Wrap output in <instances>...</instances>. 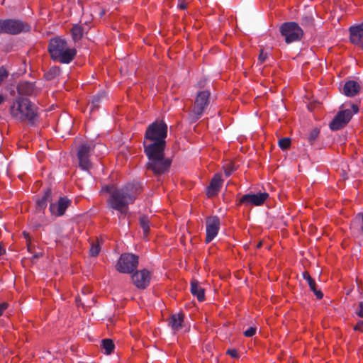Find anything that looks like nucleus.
<instances>
[{"label": "nucleus", "instance_id": "4c0bfd02", "mask_svg": "<svg viewBox=\"0 0 363 363\" xmlns=\"http://www.w3.org/2000/svg\"><path fill=\"white\" fill-rule=\"evenodd\" d=\"M23 235L24 238L26 240V242H28V240H31L30 236L28 233L23 231Z\"/></svg>", "mask_w": 363, "mask_h": 363}, {"label": "nucleus", "instance_id": "393cba45", "mask_svg": "<svg viewBox=\"0 0 363 363\" xmlns=\"http://www.w3.org/2000/svg\"><path fill=\"white\" fill-rule=\"evenodd\" d=\"M51 197V190L47 189L43 196L37 201V206L39 209H43L46 207L48 200Z\"/></svg>", "mask_w": 363, "mask_h": 363}, {"label": "nucleus", "instance_id": "f257e3e1", "mask_svg": "<svg viewBox=\"0 0 363 363\" xmlns=\"http://www.w3.org/2000/svg\"><path fill=\"white\" fill-rule=\"evenodd\" d=\"M167 125L163 121L157 120L150 124L146 129L143 147L148 158L147 170H150L155 176L167 172L171 162L164 157Z\"/></svg>", "mask_w": 363, "mask_h": 363}, {"label": "nucleus", "instance_id": "4468645a", "mask_svg": "<svg viewBox=\"0 0 363 363\" xmlns=\"http://www.w3.org/2000/svg\"><path fill=\"white\" fill-rule=\"evenodd\" d=\"M70 203L71 201L67 197H60L57 203L50 205V213L55 216H62L65 214Z\"/></svg>", "mask_w": 363, "mask_h": 363}, {"label": "nucleus", "instance_id": "2f4dec72", "mask_svg": "<svg viewBox=\"0 0 363 363\" xmlns=\"http://www.w3.org/2000/svg\"><path fill=\"white\" fill-rule=\"evenodd\" d=\"M256 331V327H250L244 332V335L247 337H251L255 335Z\"/></svg>", "mask_w": 363, "mask_h": 363}, {"label": "nucleus", "instance_id": "6e6552de", "mask_svg": "<svg viewBox=\"0 0 363 363\" xmlns=\"http://www.w3.org/2000/svg\"><path fill=\"white\" fill-rule=\"evenodd\" d=\"M352 111L349 109L340 111L330 123V128L333 130L342 129L350 121L354 113H357L359 107L356 104L351 106Z\"/></svg>", "mask_w": 363, "mask_h": 363}, {"label": "nucleus", "instance_id": "5701e85b", "mask_svg": "<svg viewBox=\"0 0 363 363\" xmlns=\"http://www.w3.org/2000/svg\"><path fill=\"white\" fill-rule=\"evenodd\" d=\"M139 223L143 231V235L147 237L150 232V220L147 216H143L139 219Z\"/></svg>", "mask_w": 363, "mask_h": 363}, {"label": "nucleus", "instance_id": "72a5a7b5", "mask_svg": "<svg viewBox=\"0 0 363 363\" xmlns=\"http://www.w3.org/2000/svg\"><path fill=\"white\" fill-rule=\"evenodd\" d=\"M187 6H188V3L186 2V0H178L177 6L180 9H182V10L186 9L187 8Z\"/></svg>", "mask_w": 363, "mask_h": 363}, {"label": "nucleus", "instance_id": "412c9836", "mask_svg": "<svg viewBox=\"0 0 363 363\" xmlns=\"http://www.w3.org/2000/svg\"><path fill=\"white\" fill-rule=\"evenodd\" d=\"M302 275L303 278L308 282L311 290L314 293L316 298L318 299H321L323 297V294L320 290L317 289L316 283L310 274L307 271H304Z\"/></svg>", "mask_w": 363, "mask_h": 363}, {"label": "nucleus", "instance_id": "4be33fe9", "mask_svg": "<svg viewBox=\"0 0 363 363\" xmlns=\"http://www.w3.org/2000/svg\"><path fill=\"white\" fill-rule=\"evenodd\" d=\"M71 34L74 42L80 40L84 34L83 27L80 25H74L71 30Z\"/></svg>", "mask_w": 363, "mask_h": 363}, {"label": "nucleus", "instance_id": "1a4fd4ad", "mask_svg": "<svg viewBox=\"0 0 363 363\" xmlns=\"http://www.w3.org/2000/svg\"><path fill=\"white\" fill-rule=\"evenodd\" d=\"M95 147L92 143H84L79 145L77 150L79 166L83 170H89L92 167L90 156Z\"/></svg>", "mask_w": 363, "mask_h": 363}, {"label": "nucleus", "instance_id": "a19ab883", "mask_svg": "<svg viewBox=\"0 0 363 363\" xmlns=\"http://www.w3.org/2000/svg\"><path fill=\"white\" fill-rule=\"evenodd\" d=\"M4 100V97L1 94H0V104H2Z\"/></svg>", "mask_w": 363, "mask_h": 363}, {"label": "nucleus", "instance_id": "f704fd0d", "mask_svg": "<svg viewBox=\"0 0 363 363\" xmlns=\"http://www.w3.org/2000/svg\"><path fill=\"white\" fill-rule=\"evenodd\" d=\"M226 353L228 354H229L230 357H233V358H238L239 357V355H238V352L235 349H233V350H228Z\"/></svg>", "mask_w": 363, "mask_h": 363}, {"label": "nucleus", "instance_id": "7ed1b4c3", "mask_svg": "<svg viewBox=\"0 0 363 363\" xmlns=\"http://www.w3.org/2000/svg\"><path fill=\"white\" fill-rule=\"evenodd\" d=\"M48 50L53 61L62 64L70 63L77 55L76 49L69 48L67 42L60 37L51 38Z\"/></svg>", "mask_w": 363, "mask_h": 363}, {"label": "nucleus", "instance_id": "bb28decb", "mask_svg": "<svg viewBox=\"0 0 363 363\" xmlns=\"http://www.w3.org/2000/svg\"><path fill=\"white\" fill-rule=\"evenodd\" d=\"M301 23L303 27H313L314 26V18L312 16H304L301 20Z\"/></svg>", "mask_w": 363, "mask_h": 363}, {"label": "nucleus", "instance_id": "aec40b11", "mask_svg": "<svg viewBox=\"0 0 363 363\" xmlns=\"http://www.w3.org/2000/svg\"><path fill=\"white\" fill-rule=\"evenodd\" d=\"M191 292L197 298L199 301L202 302L205 300L204 289L201 286L199 282L196 279L191 281Z\"/></svg>", "mask_w": 363, "mask_h": 363}, {"label": "nucleus", "instance_id": "423d86ee", "mask_svg": "<svg viewBox=\"0 0 363 363\" xmlns=\"http://www.w3.org/2000/svg\"><path fill=\"white\" fill-rule=\"evenodd\" d=\"M279 31L287 44L299 41L303 36V30L296 22L284 23Z\"/></svg>", "mask_w": 363, "mask_h": 363}, {"label": "nucleus", "instance_id": "c756f323", "mask_svg": "<svg viewBox=\"0 0 363 363\" xmlns=\"http://www.w3.org/2000/svg\"><path fill=\"white\" fill-rule=\"evenodd\" d=\"M89 252L91 256H97L100 252L99 245L98 243H92Z\"/></svg>", "mask_w": 363, "mask_h": 363}, {"label": "nucleus", "instance_id": "58836bf2", "mask_svg": "<svg viewBox=\"0 0 363 363\" xmlns=\"http://www.w3.org/2000/svg\"><path fill=\"white\" fill-rule=\"evenodd\" d=\"M99 102V98L94 99L92 101V102H91V109L92 110L93 107L95 106Z\"/></svg>", "mask_w": 363, "mask_h": 363}, {"label": "nucleus", "instance_id": "a211bd4d", "mask_svg": "<svg viewBox=\"0 0 363 363\" xmlns=\"http://www.w3.org/2000/svg\"><path fill=\"white\" fill-rule=\"evenodd\" d=\"M361 86L359 84L354 80H350L345 82L342 88V92L349 97L356 96L360 91Z\"/></svg>", "mask_w": 363, "mask_h": 363}, {"label": "nucleus", "instance_id": "20e7f679", "mask_svg": "<svg viewBox=\"0 0 363 363\" xmlns=\"http://www.w3.org/2000/svg\"><path fill=\"white\" fill-rule=\"evenodd\" d=\"M11 116L19 121H33L37 116V107L29 99L18 96L10 108Z\"/></svg>", "mask_w": 363, "mask_h": 363}, {"label": "nucleus", "instance_id": "c9c22d12", "mask_svg": "<svg viewBox=\"0 0 363 363\" xmlns=\"http://www.w3.org/2000/svg\"><path fill=\"white\" fill-rule=\"evenodd\" d=\"M8 308V303L6 302L0 303V316L2 315L4 311Z\"/></svg>", "mask_w": 363, "mask_h": 363}, {"label": "nucleus", "instance_id": "b1692460", "mask_svg": "<svg viewBox=\"0 0 363 363\" xmlns=\"http://www.w3.org/2000/svg\"><path fill=\"white\" fill-rule=\"evenodd\" d=\"M101 347L104 350V353L110 354L113 352L115 345L111 339H104L101 342Z\"/></svg>", "mask_w": 363, "mask_h": 363}, {"label": "nucleus", "instance_id": "dca6fc26", "mask_svg": "<svg viewBox=\"0 0 363 363\" xmlns=\"http://www.w3.org/2000/svg\"><path fill=\"white\" fill-rule=\"evenodd\" d=\"M17 91L20 96H36L39 93V90L35 84L27 81L20 82L17 86Z\"/></svg>", "mask_w": 363, "mask_h": 363}, {"label": "nucleus", "instance_id": "f03ea898", "mask_svg": "<svg viewBox=\"0 0 363 363\" xmlns=\"http://www.w3.org/2000/svg\"><path fill=\"white\" fill-rule=\"evenodd\" d=\"M142 190V186L139 183H129L120 189H113L111 186H106L102 189L103 191L110 194L107 201L108 206L123 216L128 213V205L134 202Z\"/></svg>", "mask_w": 363, "mask_h": 363}, {"label": "nucleus", "instance_id": "37998d69", "mask_svg": "<svg viewBox=\"0 0 363 363\" xmlns=\"http://www.w3.org/2000/svg\"><path fill=\"white\" fill-rule=\"evenodd\" d=\"M261 245H262V244H261V243H259V244L257 245V247H258V248H259V247H261Z\"/></svg>", "mask_w": 363, "mask_h": 363}, {"label": "nucleus", "instance_id": "e433bc0d", "mask_svg": "<svg viewBox=\"0 0 363 363\" xmlns=\"http://www.w3.org/2000/svg\"><path fill=\"white\" fill-rule=\"evenodd\" d=\"M26 246H27L28 250L30 252H32L33 246L32 245L31 240H28V242H26Z\"/></svg>", "mask_w": 363, "mask_h": 363}, {"label": "nucleus", "instance_id": "9b49d317", "mask_svg": "<svg viewBox=\"0 0 363 363\" xmlns=\"http://www.w3.org/2000/svg\"><path fill=\"white\" fill-rule=\"evenodd\" d=\"M269 198L267 192H259L258 194H247L242 195L239 199H237V206H244L250 207L252 206H262Z\"/></svg>", "mask_w": 363, "mask_h": 363}, {"label": "nucleus", "instance_id": "c85d7f7f", "mask_svg": "<svg viewBox=\"0 0 363 363\" xmlns=\"http://www.w3.org/2000/svg\"><path fill=\"white\" fill-rule=\"evenodd\" d=\"M319 133V130L317 128H315L310 132L308 136V140L311 145H312L314 143V141L317 139Z\"/></svg>", "mask_w": 363, "mask_h": 363}, {"label": "nucleus", "instance_id": "79ce46f5", "mask_svg": "<svg viewBox=\"0 0 363 363\" xmlns=\"http://www.w3.org/2000/svg\"><path fill=\"white\" fill-rule=\"evenodd\" d=\"M231 172H232L231 170H225V174L226 176H230L231 174Z\"/></svg>", "mask_w": 363, "mask_h": 363}, {"label": "nucleus", "instance_id": "2eb2a0df", "mask_svg": "<svg viewBox=\"0 0 363 363\" xmlns=\"http://www.w3.org/2000/svg\"><path fill=\"white\" fill-rule=\"evenodd\" d=\"M350 40L355 46L363 49V23L350 28Z\"/></svg>", "mask_w": 363, "mask_h": 363}, {"label": "nucleus", "instance_id": "f3484780", "mask_svg": "<svg viewBox=\"0 0 363 363\" xmlns=\"http://www.w3.org/2000/svg\"><path fill=\"white\" fill-rule=\"evenodd\" d=\"M222 184L223 179H221V176L218 174H215L206 189V195L208 197L211 198L216 196L220 191Z\"/></svg>", "mask_w": 363, "mask_h": 363}, {"label": "nucleus", "instance_id": "ddd939ff", "mask_svg": "<svg viewBox=\"0 0 363 363\" xmlns=\"http://www.w3.org/2000/svg\"><path fill=\"white\" fill-rule=\"evenodd\" d=\"M135 286L140 289H145L150 284V273L147 269L136 271L132 276Z\"/></svg>", "mask_w": 363, "mask_h": 363}, {"label": "nucleus", "instance_id": "473e14b6", "mask_svg": "<svg viewBox=\"0 0 363 363\" xmlns=\"http://www.w3.org/2000/svg\"><path fill=\"white\" fill-rule=\"evenodd\" d=\"M268 55L267 52H264L263 50H261L260 53L258 57V61L262 64L267 60Z\"/></svg>", "mask_w": 363, "mask_h": 363}, {"label": "nucleus", "instance_id": "ea45409f", "mask_svg": "<svg viewBox=\"0 0 363 363\" xmlns=\"http://www.w3.org/2000/svg\"><path fill=\"white\" fill-rule=\"evenodd\" d=\"M5 252H6L5 248L0 244V256L5 254Z\"/></svg>", "mask_w": 363, "mask_h": 363}, {"label": "nucleus", "instance_id": "9d476101", "mask_svg": "<svg viewBox=\"0 0 363 363\" xmlns=\"http://www.w3.org/2000/svg\"><path fill=\"white\" fill-rule=\"evenodd\" d=\"M138 265V257L131 253L122 254L116 265V269L121 273H132Z\"/></svg>", "mask_w": 363, "mask_h": 363}, {"label": "nucleus", "instance_id": "39448f33", "mask_svg": "<svg viewBox=\"0 0 363 363\" xmlns=\"http://www.w3.org/2000/svg\"><path fill=\"white\" fill-rule=\"evenodd\" d=\"M210 96L211 93L207 90L199 91L197 94L192 109L189 114L191 122L194 123L201 117L209 104Z\"/></svg>", "mask_w": 363, "mask_h": 363}, {"label": "nucleus", "instance_id": "6ab92c4d", "mask_svg": "<svg viewBox=\"0 0 363 363\" xmlns=\"http://www.w3.org/2000/svg\"><path fill=\"white\" fill-rule=\"evenodd\" d=\"M184 315L183 313H175L172 315L168 320V325L174 332L182 328Z\"/></svg>", "mask_w": 363, "mask_h": 363}, {"label": "nucleus", "instance_id": "cd10ccee", "mask_svg": "<svg viewBox=\"0 0 363 363\" xmlns=\"http://www.w3.org/2000/svg\"><path fill=\"white\" fill-rule=\"evenodd\" d=\"M291 145V140L289 138H283L279 140V146L281 150H286Z\"/></svg>", "mask_w": 363, "mask_h": 363}, {"label": "nucleus", "instance_id": "a878e982", "mask_svg": "<svg viewBox=\"0 0 363 363\" xmlns=\"http://www.w3.org/2000/svg\"><path fill=\"white\" fill-rule=\"evenodd\" d=\"M60 68L55 66L50 68V69L45 73V76L48 80H52L55 77L60 75Z\"/></svg>", "mask_w": 363, "mask_h": 363}, {"label": "nucleus", "instance_id": "f8f14e48", "mask_svg": "<svg viewBox=\"0 0 363 363\" xmlns=\"http://www.w3.org/2000/svg\"><path fill=\"white\" fill-rule=\"evenodd\" d=\"M220 221L218 216H209L206 218V238L205 242H211L218 235L220 230Z\"/></svg>", "mask_w": 363, "mask_h": 363}, {"label": "nucleus", "instance_id": "7c9ffc66", "mask_svg": "<svg viewBox=\"0 0 363 363\" xmlns=\"http://www.w3.org/2000/svg\"><path fill=\"white\" fill-rule=\"evenodd\" d=\"M9 72L4 67H0V85L1 83L8 77Z\"/></svg>", "mask_w": 363, "mask_h": 363}, {"label": "nucleus", "instance_id": "0eeeda50", "mask_svg": "<svg viewBox=\"0 0 363 363\" xmlns=\"http://www.w3.org/2000/svg\"><path fill=\"white\" fill-rule=\"evenodd\" d=\"M30 29V26L27 23L21 20H0V34L6 33L10 35H17L21 32L29 31Z\"/></svg>", "mask_w": 363, "mask_h": 363}]
</instances>
